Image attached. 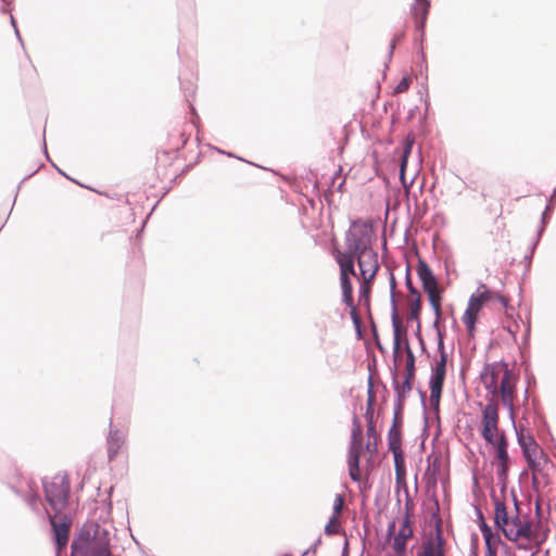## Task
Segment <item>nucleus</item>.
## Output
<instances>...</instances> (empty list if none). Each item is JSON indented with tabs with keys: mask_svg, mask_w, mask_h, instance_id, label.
Listing matches in <instances>:
<instances>
[{
	"mask_svg": "<svg viewBox=\"0 0 556 556\" xmlns=\"http://www.w3.org/2000/svg\"><path fill=\"white\" fill-rule=\"evenodd\" d=\"M493 298V291L489 290L484 285L478 288V290L469 298L467 308L462 316V321L465 325L469 337L475 336L479 314L483 306L491 302Z\"/></svg>",
	"mask_w": 556,
	"mask_h": 556,
	"instance_id": "obj_7",
	"label": "nucleus"
},
{
	"mask_svg": "<svg viewBox=\"0 0 556 556\" xmlns=\"http://www.w3.org/2000/svg\"><path fill=\"white\" fill-rule=\"evenodd\" d=\"M439 357L433 359L431 365L430 403L434 409L439 408L442 395V389L446 376L447 353L445 352L443 340L438 343Z\"/></svg>",
	"mask_w": 556,
	"mask_h": 556,
	"instance_id": "obj_5",
	"label": "nucleus"
},
{
	"mask_svg": "<svg viewBox=\"0 0 556 556\" xmlns=\"http://www.w3.org/2000/svg\"><path fill=\"white\" fill-rule=\"evenodd\" d=\"M504 230H505V224L503 223L502 224V232H504Z\"/></svg>",
	"mask_w": 556,
	"mask_h": 556,
	"instance_id": "obj_31",
	"label": "nucleus"
},
{
	"mask_svg": "<svg viewBox=\"0 0 556 556\" xmlns=\"http://www.w3.org/2000/svg\"><path fill=\"white\" fill-rule=\"evenodd\" d=\"M405 377L401 383L395 384V391L400 402H403L406 395L412 391L415 379V356L407 341L405 342Z\"/></svg>",
	"mask_w": 556,
	"mask_h": 556,
	"instance_id": "obj_15",
	"label": "nucleus"
},
{
	"mask_svg": "<svg viewBox=\"0 0 556 556\" xmlns=\"http://www.w3.org/2000/svg\"><path fill=\"white\" fill-rule=\"evenodd\" d=\"M393 329H394L393 353H394V358L396 359L400 354L402 339H403V337H405V331L403 330L401 321L396 315L393 316Z\"/></svg>",
	"mask_w": 556,
	"mask_h": 556,
	"instance_id": "obj_22",
	"label": "nucleus"
},
{
	"mask_svg": "<svg viewBox=\"0 0 556 556\" xmlns=\"http://www.w3.org/2000/svg\"><path fill=\"white\" fill-rule=\"evenodd\" d=\"M344 505V498L342 495L338 494L334 498L333 503V515L339 516L342 511Z\"/></svg>",
	"mask_w": 556,
	"mask_h": 556,
	"instance_id": "obj_28",
	"label": "nucleus"
},
{
	"mask_svg": "<svg viewBox=\"0 0 556 556\" xmlns=\"http://www.w3.org/2000/svg\"><path fill=\"white\" fill-rule=\"evenodd\" d=\"M494 294V298L492 301H496L498 302L503 308L507 309L509 307V298L508 296H505L503 294H500V293H496V292H493Z\"/></svg>",
	"mask_w": 556,
	"mask_h": 556,
	"instance_id": "obj_29",
	"label": "nucleus"
},
{
	"mask_svg": "<svg viewBox=\"0 0 556 556\" xmlns=\"http://www.w3.org/2000/svg\"><path fill=\"white\" fill-rule=\"evenodd\" d=\"M500 413L496 402L491 401L482 409L480 433L490 445L498 443L502 437H506L505 432L498 427Z\"/></svg>",
	"mask_w": 556,
	"mask_h": 556,
	"instance_id": "obj_9",
	"label": "nucleus"
},
{
	"mask_svg": "<svg viewBox=\"0 0 556 556\" xmlns=\"http://www.w3.org/2000/svg\"><path fill=\"white\" fill-rule=\"evenodd\" d=\"M355 260L357 261L362 279L359 286V296L368 300L371 286L379 269L378 254L372 249L356 255Z\"/></svg>",
	"mask_w": 556,
	"mask_h": 556,
	"instance_id": "obj_8",
	"label": "nucleus"
},
{
	"mask_svg": "<svg viewBox=\"0 0 556 556\" xmlns=\"http://www.w3.org/2000/svg\"><path fill=\"white\" fill-rule=\"evenodd\" d=\"M332 256L340 268V276H356L354 262L355 257L351 253H344L340 251L338 248H333Z\"/></svg>",
	"mask_w": 556,
	"mask_h": 556,
	"instance_id": "obj_19",
	"label": "nucleus"
},
{
	"mask_svg": "<svg viewBox=\"0 0 556 556\" xmlns=\"http://www.w3.org/2000/svg\"><path fill=\"white\" fill-rule=\"evenodd\" d=\"M406 286L409 290V293L412 295V298H417V296H420L419 292L417 291V289L412 285V281L409 278L406 279Z\"/></svg>",
	"mask_w": 556,
	"mask_h": 556,
	"instance_id": "obj_30",
	"label": "nucleus"
},
{
	"mask_svg": "<svg viewBox=\"0 0 556 556\" xmlns=\"http://www.w3.org/2000/svg\"><path fill=\"white\" fill-rule=\"evenodd\" d=\"M517 438L522 454L532 471L533 482H535L538 475L543 471V468L547 464V457L531 434L526 433L521 429L517 432Z\"/></svg>",
	"mask_w": 556,
	"mask_h": 556,
	"instance_id": "obj_6",
	"label": "nucleus"
},
{
	"mask_svg": "<svg viewBox=\"0 0 556 556\" xmlns=\"http://www.w3.org/2000/svg\"><path fill=\"white\" fill-rule=\"evenodd\" d=\"M494 522L504 536L510 542L527 540L540 549L548 538V529L540 530V522L533 525L528 515L520 513V507L514 498V507L509 508L498 498H494Z\"/></svg>",
	"mask_w": 556,
	"mask_h": 556,
	"instance_id": "obj_1",
	"label": "nucleus"
},
{
	"mask_svg": "<svg viewBox=\"0 0 556 556\" xmlns=\"http://www.w3.org/2000/svg\"><path fill=\"white\" fill-rule=\"evenodd\" d=\"M126 453V435L119 430H111L108 437V457L110 462Z\"/></svg>",
	"mask_w": 556,
	"mask_h": 556,
	"instance_id": "obj_18",
	"label": "nucleus"
},
{
	"mask_svg": "<svg viewBox=\"0 0 556 556\" xmlns=\"http://www.w3.org/2000/svg\"><path fill=\"white\" fill-rule=\"evenodd\" d=\"M410 318L418 319L421 311V298H412L409 301Z\"/></svg>",
	"mask_w": 556,
	"mask_h": 556,
	"instance_id": "obj_25",
	"label": "nucleus"
},
{
	"mask_svg": "<svg viewBox=\"0 0 556 556\" xmlns=\"http://www.w3.org/2000/svg\"><path fill=\"white\" fill-rule=\"evenodd\" d=\"M410 83H412V80L409 77H403L397 83V85L394 87V93L399 94V93L405 92L406 90H408Z\"/></svg>",
	"mask_w": 556,
	"mask_h": 556,
	"instance_id": "obj_27",
	"label": "nucleus"
},
{
	"mask_svg": "<svg viewBox=\"0 0 556 556\" xmlns=\"http://www.w3.org/2000/svg\"><path fill=\"white\" fill-rule=\"evenodd\" d=\"M481 381L492 396L501 395L502 403L513 413L518 376L504 362L485 366Z\"/></svg>",
	"mask_w": 556,
	"mask_h": 556,
	"instance_id": "obj_3",
	"label": "nucleus"
},
{
	"mask_svg": "<svg viewBox=\"0 0 556 556\" xmlns=\"http://www.w3.org/2000/svg\"><path fill=\"white\" fill-rule=\"evenodd\" d=\"M340 286L342 290L343 301L344 303L352 307V313L355 316V307L353 305V286L351 281V276H340Z\"/></svg>",
	"mask_w": 556,
	"mask_h": 556,
	"instance_id": "obj_21",
	"label": "nucleus"
},
{
	"mask_svg": "<svg viewBox=\"0 0 556 556\" xmlns=\"http://www.w3.org/2000/svg\"><path fill=\"white\" fill-rule=\"evenodd\" d=\"M414 14L416 16V26L422 28L425 26L427 15L430 9L429 0H415Z\"/></svg>",
	"mask_w": 556,
	"mask_h": 556,
	"instance_id": "obj_20",
	"label": "nucleus"
},
{
	"mask_svg": "<svg viewBox=\"0 0 556 556\" xmlns=\"http://www.w3.org/2000/svg\"><path fill=\"white\" fill-rule=\"evenodd\" d=\"M339 529H340L339 516L333 515L329 519L328 523L326 525L325 532L327 534H337L339 532Z\"/></svg>",
	"mask_w": 556,
	"mask_h": 556,
	"instance_id": "obj_26",
	"label": "nucleus"
},
{
	"mask_svg": "<svg viewBox=\"0 0 556 556\" xmlns=\"http://www.w3.org/2000/svg\"><path fill=\"white\" fill-rule=\"evenodd\" d=\"M371 229L367 224L354 222L345 236L346 251L356 256L363 252L372 250L371 248Z\"/></svg>",
	"mask_w": 556,
	"mask_h": 556,
	"instance_id": "obj_10",
	"label": "nucleus"
},
{
	"mask_svg": "<svg viewBox=\"0 0 556 556\" xmlns=\"http://www.w3.org/2000/svg\"><path fill=\"white\" fill-rule=\"evenodd\" d=\"M416 271L433 309L435 316L434 326L438 327L442 318V290L440 289L432 270L425 261H418Z\"/></svg>",
	"mask_w": 556,
	"mask_h": 556,
	"instance_id": "obj_4",
	"label": "nucleus"
},
{
	"mask_svg": "<svg viewBox=\"0 0 556 556\" xmlns=\"http://www.w3.org/2000/svg\"><path fill=\"white\" fill-rule=\"evenodd\" d=\"M446 542L442 535L441 530H438L433 536L425 540L421 543L417 556H445Z\"/></svg>",
	"mask_w": 556,
	"mask_h": 556,
	"instance_id": "obj_17",
	"label": "nucleus"
},
{
	"mask_svg": "<svg viewBox=\"0 0 556 556\" xmlns=\"http://www.w3.org/2000/svg\"><path fill=\"white\" fill-rule=\"evenodd\" d=\"M388 532L389 535H393V539L390 541V545L395 556H405L407 541L413 538V528L408 511H406L402 519L397 533H394L395 521L389 525Z\"/></svg>",
	"mask_w": 556,
	"mask_h": 556,
	"instance_id": "obj_13",
	"label": "nucleus"
},
{
	"mask_svg": "<svg viewBox=\"0 0 556 556\" xmlns=\"http://www.w3.org/2000/svg\"><path fill=\"white\" fill-rule=\"evenodd\" d=\"M59 514L60 513H55L53 516L49 515V518L54 534L56 549L58 552H61L68 543L71 522L67 520L66 516Z\"/></svg>",
	"mask_w": 556,
	"mask_h": 556,
	"instance_id": "obj_16",
	"label": "nucleus"
},
{
	"mask_svg": "<svg viewBox=\"0 0 556 556\" xmlns=\"http://www.w3.org/2000/svg\"><path fill=\"white\" fill-rule=\"evenodd\" d=\"M412 147H413V140L406 139L405 147H404V150H403L402 156H401V168H400V178H401V181L404 187H406L405 170H406V166H407V159L412 151Z\"/></svg>",
	"mask_w": 556,
	"mask_h": 556,
	"instance_id": "obj_24",
	"label": "nucleus"
},
{
	"mask_svg": "<svg viewBox=\"0 0 556 556\" xmlns=\"http://www.w3.org/2000/svg\"><path fill=\"white\" fill-rule=\"evenodd\" d=\"M374 396L369 395L368 406L366 410L367 418V442L363 447V429L359 420L357 418L353 419V428L351 433V445L348 455V465H349V475L353 481L361 480V469H359V457L365 451L368 454V459H372L374 456L378 453V443H379V434L376 430V425L374 421V408H372Z\"/></svg>",
	"mask_w": 556,
	"mask_h": 556,
	"instance_id": "obj_2",
	"label": "nucleus"
},
{
	"mask_svg": "<svg viewBox=\"0 0 556 556\" xmlns=\"http://www.w3.org/2000/svg\"><path fill=\"white\" fill-rule=\"evenodd\" d=\"M46 500L55 513H61L67 505L70 481L66 476H56L45 484Z\"/></svg>",
	"mask_w": 556,
	"mask_h": 556,
	"instance_id": "obj_11",
	"label": "nucleus"
},
{
	"mask_svg": "<svg viewBox=\"0 0 556 556\" xmlns=\"http://www.w3.org/2000/svg\"><path fill=\"white\" fill-rule=\"evenodd\" d=\"M482 534L486 545L485 556H496L498 540L494 539L491 529L486 525L482 527Z\"/></svg>",
	"mask_w": 556,
	"mask_h": 556,
	"instance_id": "obj_23",
	"label": "nucleus"
},
{
	"mask_svg": "<svg viewBox=\"0 0 556 556\" xmlns=\"http://www.w3.org/2000/svg\"><path fill=\"white\" fill-rule=\"evenodd\" d=\"M495 450V457L492 465L496 467V476L498 481L505 485L509 470L508 441L506 437H502L498 443L492 444Z\"/></svg>",
	"mask_w": 556,
	"mask_h": 556,
	"instance_id": "obj_14",
	"label": "nucleus"
},
{
	"mask_svg": "<svg viewBox=\"0 0 556 556\" xmlns=\"http://www.w3.org/2000/svg\"><path fill=\"white\" fill-rule=\"evenodd\" d=\"M389 450L393 454L395 466V479L397 484H404L406 481V467L404 454L402 451V433L400 424L394 420L388 433Z\"/></svg>",
	"mask_w": 556,
	"mask_h": 556,
	"instance_id": "obj_12",
	"label": "nucleus"
}]
</instances>
